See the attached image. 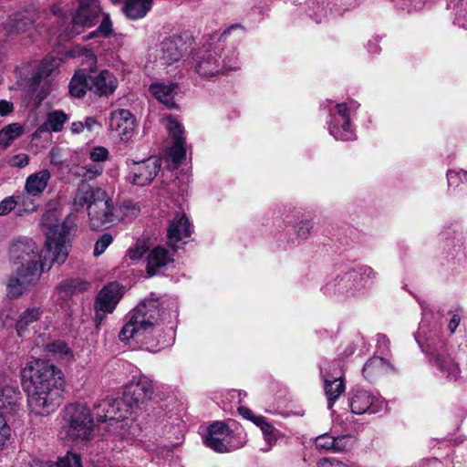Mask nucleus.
Here are the masks:
<instances>
[{"mask_svg": "<svg viewBox=\"0 0 467 467\" xmlns=\"http://www.w3.org/2000/svg\"><path fill=\"white\" fill-rule=\"evenodd\" d=\"M16 206V202L15 201V196L5 197L0 202V216L8 214Z\"/></svg>", "mask_w": 467, "mask_h": 467, "instance_id": "obj_52", "label": "nucleus"}, {"mask_svg": "<svg viewBox=\"0 0 467 467\" xmlns=\"http://www.w3.org/2000/svg\"><path fill=\"white\" fill-rule=\"evenodd\" d=\"M358 105L351 102L337 103L329 109L328 131L337 140H351L356 139L355 130L351 124V115Z\"/></svg>", "mask_w": 467, "mask_h": 467, "instance_id": "obj_7", "label": "nucleus"}, {"mask_svg": "<svg viewBox=\"0 0 467 467\" xmlns=\"http://www.w3.org/2000/svg\"><path fill=\"white\" fill-rule=\"evenodd\" d=\"M464 181H465V182L467 183V171H465V174H464Z\"/></svg>", "mask_w": 467, "mask_h": 467, "instance_id": "obj_64", "label": "nucleus"}, {"mask_svg": "<svg viewBox=\"0 0 467 467\" xmlns=\"http://www.w3.org/2000/svg\"><path fill=\"white\" fill-rule=\"evenodd\" d=\"M377 346H378L379 351L381 354H384L385 352H387L389 350V338L385 335H382V334L378 335L377 336Z\"/></svg>", "mask_w": 467, "mask_h": 467, "instance_id": "obj_55", "label": "nucleus"}, {"mask_svg": "<svg viewBox=\"0 0 467 467\" xmlns=\"http://www.w3.org/2000/svg\"><path fill=\"white\" fill-rule=\"evenodd\" d=\"M110 32H111V23L109 21V16H106L103 18L99 28L97 30L93 31L92 33H90L87 38L96 37L99 35H101L104 37H106L110 34Z\"/></svg>", "mask_w": 467, "mask_h": 467, "instance_id": "obj_51", "label": "nucleus"}, {"mask_svg": "<svg viewBox=\"0 0 467 467\" xmlns=\"http://www.w3.org/2000/svg\"><path fill=\"white\" fill-rule=\"evenodd\" d=\"M335 437L329 434H323L316 439V447L319 450L333 451Z\"/></svg>", "mask_w": 467, "mask_h": 467, "instance_id": "obj_48", "label": "nucleus"}, {"mask_svg": "<svg viewBox=\"0 0 467 467\" xmlns=\"http://www.w3.org/2000/svg\"><path fill=\"white\" fill-rule=\"evenodd\" d=\"M175 250H169L164 246L159 245L152 249L148 255L147 272L150 275H154L157 270L166 266L173 262V254Z\"/></svg>", "mask_w": 467, "mask_h": 467, "instance_id": "obj_24", "label": "nucleus"}, {"mask_svg": "<svg viewBox=\"0 0 467 467\" xmlns=\"http://www.w3.org/2000/svg\"><path fill=\"white\" fill-rule=\"evenodd\" d=\"M230 436L231 431L229 428L224 423L216 421L208 427L204 443L216 452H226L229 451Z\"/></svg>", "mask_w": 467, "mask_h": 467, "instance_id": "obj_21", "label": "nucleus"}, {"mask_svg": "<svg viewBox=\"0 0 467 467\" xmlns=\"http://www.w3.org/2000/svg\"><path fill=\"white\" fill-rule=\"evenodd\" d=\"M358 275V283L362 284V289L369 280H373L377 276V273L369 266H361L358 270H354Z\"/></svg>", "mask_w": 467, "mask_h": 467, "instance_id": "obj_45", "label": "nucleus"}, {"mask_svg": "<svg viewBox=\"0 0 467 467\" xmlns=\"http://www.w3.org/2000/svg\"><path fill=\"white\" fill-rule=\"evenodd\" d=\"M22 386L27 393L30 410L47 416L63 400V373L55 365L41 359L28 361L21 371Z\"/></svg>", "mask_w": 467, "mask_h": 467, "instance_id": "obj_3", "label": "nucleus"}, {"mask_svg": "<svg viewBox=\"0 0 467 467\" xmlns=\"http://www.w3.org/2000/svg\"><path fill=\"white\" fill-rule=\"evenodd\" d=\"M358 275L355 271L347 272L328 281L324 293L338 297L350 298L362 293V284L358 283Z\"/></svg>", "mask_w": 467, "mask_h": 467, "instance_id": "obj_11", "label": "nucleus"}, {"mask_svg": "<svg viewBox=\"0 0 467 467\" xmlns=\"http://www.w3.org/2000/svg\"><path fill=\"white\" fill-rule=\"evenodd\" d=\"M163 121L169 136L172 140V145L168 150V156L171 162L177 166L185 160L186 156L183 127L171 116L166 117Z\"/></svg>", "mask_w": 467, "mask_h": 467, "instance_id": "obj_16", "label": "nucleus"}, {"mask_svg": "<svg viewBox=\"0 0 467 467\" xmlns=\"http://www.w3.org/2000/svg\"><path fill=\"white\" fill-rule=\"evenodd\" d=\"M102 171L103 166L100 163H91L81 167L78 174L86 180H93L100 175Z\"/></svg>", "mask_w": 467, "mask_h": 467, "instance_id": "obj_42", "label": "nucleus"}, {"mask_svg": "<svg viewBox=\"0 0 467 467\" xmlns=\"http://www.w3.org/2000/svg\"><path fill=\"white\" fill-rule=\"evenodd\" d=\"M40 224L46 236L41 249L28 237H19L11 244L10 258L20 265L18 267L34 265L40 272H48L53 265H61L67 261L76 232V215L69 214L60 222L58 212L48 210L42 215Z\"/></svg>", "mask_w": 467, "mask_h": 467, "instance_id": "obj_1", "label": "nucleus"}, {"mask_svg": "<svg viewBox=\"0 0 467 467\" xmlns=\"http://www.w3.org/2000/svg\"><path fill=\"white\" fill-rule=\"evenodd\" d=\"M455 23L458 24L460 26H464L463 24H461V16L460 15L456 16Z\"/></svg>", "mask_w": 467, "mask_h": 467, "instance_id": "obj_63", "label": "nucleus"}, {"mask_svg": "<svg viewBox=\"0 0 467 467\" xmlns=\"http://www.w3.org/2000/svg\"><path fill=\"white\" fill-rule=\"evenodd\" d=\"M178 84L172 81H156L150 84L149 90L152 96L169 109L176 108L174 100L178 93Z\"/></svg>", "mask_w": 467, "mask_h": 467, "instance_id": "obj_23", "label": "nucleus"}, {"mask_svg": "<svg viewBox=\"0 0 467 467\" xmlns=\"http://www.w3.org/2000/svg\"><path fill=\"white\" fill-rule=\"evenodd\" d=\"M391 370H393V367L389 361L379 357H374L365 363L362 372L366 379L372 380Z\"/></svg>", "mask_w": 467, "mask_h": 467, "instance_id": "obj_27", "label": "nucleus"}, {"mask_svg": "<svg viewBox=\"0 0 467 467\" xmlns=\"http://www.w3.org/2000/svg\"><path fill=\"white\" fill-rule=\"evenodd\" d=\"M34 19L28 12H19L9 17L5 24L8 34H18L27 31L33 25Z\"/></svg>", "mask_w": 467, "mask_h": 467, "instance_id": "obj_28", "label": "nucleus"}, {"mask_svg": "<svg viewBox=\"0 0 467 467\" xmlns=\"http://www.w3.org/2000/svg\"><path fill=\"white\" fill-rule=\"evenodd\" d=\"M44 350L62 362L74 360V353L68 345L62 340H55L45 345Z\"/></svg>", "mask_w": 467, "mask_h": 467, "instance_id": "obj_32", "label": "nucleus"}, {"mask_svg": "<svg viewBox=\"0 0 467 467\" xmlns=\"http://www.w3.org/2000/svg\"><path fill=\"white\" fill-rule=\"evenodd\" d=\"M11 435L10 427L7 424V421L5 416L0 413V450H2L6 444Z\"/></svg>", "mask_w": 467, "mask_h": 467, "instance_id": "obj_49", "label": "nucleus"}, {"mask_svg": "<svg viewBox=\"0 0 467 467\" xmlns=\"http://www.w3.org/2000/svg\"><path fill=\"white\" fill-rule=\"evenodd\" d=\"M147 248L143 241H137L135 246L129 250V256L131 260H138L142 257Z\"/></svg>", "mask_w": 467, "mask_h": 467, "instance_id": "obj_54", "label": "nucleus"}, {"mask_svg": "<svg viewBox=\"0 0 467 467\" xmlns=\"http://www.w3.org/2000/svg\"><path fill=\"white\" fill-rule=\"evenodd\" d=\"M256 426L260 428L263 432L265 441L272 446L278 439L279 431L269 422L265 418H255Z\"/></svg>", "mask_w": 467, "mask_h": 467, "instance_id": "obj_37", "label": "nucleus"}, {"mask_svg": "<svg viewBox=\"0 0 467 467\" xmlns=\"http://www.w3.org/2000/svg\"><path fill=\"white\" fill-rule=\"evenodd\" d=\"M7 163L10 167H13V168H18V169L25 168L29 163V158L25 153H19V154L11 156L8 159Z\"/></svg>", "mask_w": 467, "mask_h": 467, "instance_id": "obj_50", "label": "nucleus"}, {"mask_svg": "<svg viewBox=\"0 0 467 467\" xmlns=\"http://www.w3.org/2000/svg\"><path fill=\"white\" fill-rule=\"evenodd\" d=\"M321 375L324 379V389L327 398V408L331 410L336 400L346 389L343 380L341 361L336 360L332 365V369L329 371H326L321 368Z\"/></svg>", "mask_w": 467, "mask_h": 467, "instance_id": "obj_15", "label": "nucleus"}, {"mask_svg": "<svg viewBox=\"0 0 467 467\" xmlns=\"http://www.w3.org/2000/svg\"><path fill=\"white\" fill-rule=\"evenodd\" d=\"M192 67L203 78H212L220 74L240 68L238 56L234 49L224 51L217 49L198 50L193 54Z\"/></svg>", "mask_w": 467, "mask_h": 467, "instance_id": "obj_5", "label": "nucleus"}, {"mask_svg": "<svg viewBox=\"0 0 467 467\" xmlns=\"http://www.w3.org/2000/svg\"><path fill=\"white\" fill-rule=\"evenodd\" d=\"M88 215L92 230L108 228L118 220L112 200L102 189H98L95 201L89 203Z\"/></svg>", "mask_w": 467, "mask_h": 467, "instance_id": "obj_8", "label": "nucleus"}, {"mask_svg": "<svg viewBox=\"0 0 467 467\" xmlns=\"http://www.w3.org/2000/svg\"><path fill=\"white\" fill-rule=\"evenodd\" d=\"M464 174H465V171L462 170V169L448 170L447 174H446L448 185L450 187L451 186L456 187L460 183L465 182Z\"/></svg>", "mask_w": 467, "mask_h": 467, "instance_id": "obj_44", "label": "nucleus"}, {"mask_svg": "<svg viewBox=\"0 0 467 467\" xmlns=\"http://www.w3.org/2000/svg\"><path fill=\"white\" fill-rule=\"evenodd\" d=\"M441 462L436 458L422 459L412 467H439Z\"/></svg>", "mask_w": 467, "mask_h": 467, "instance_id": "obj_58", "label": "nucleus"}, {"mask_svg": "<svg viewBox=\"0 0 467 467\" xmlns=\"http://www.w3.org/2000/svg\"><path fill=\"white\" fill-rule=\"evenodd\" d=\"M113 238L109 234H104L100 236L94 246V255L99 256L102 254L105 250L109 247V245L112 243Z\"/></svg>", "mask_w": 467, "mask_h": 467, "instance_id": "obj_47", "label": "nucleus"}, {"mask_svg": "<svg viewBox=\"0 0 467 467\" xmlns=\"http://www.w3.org/2000/svg\"><path fill=\"white\" fill-rule=\"evenodd\" d=\"M35 467H82L79 455L75 453H67L57 462L50 461H36Z\"/></svg>", "mask_w": 467, "mask_h": 467, "instance_id": "obj_35", "label": "nucleus"}, {"mask_svg": "<svg viewBox=\"0 0 467 467\" xmlns=\"http://www.w3.org/2000/svg\"><path fill=\"white\" fill-rule=\"evenodd\" d=\"M109 151L104 147H96L90 151V159L96 163L105 161L108 159Z\"/></svg>", "mask_w": 467, "mask_h": 467, "instance_id": "obj_53", "label": "nucleus"}, {"mask_svg": "<svg viewBox=\"0 0 467 467\" xmlns=\"http://www.w3.org/2000/svg\"><path fill=\"white\" fill-rule=\"evenodd\" d=\"M109 129L123 141H128L134 134L136 123L134 116L128 109H119L110 113Z\"/></svg>", "mask_w": 467, "mask_h": 467, "instance_id": "obj_18", "label": "nucleus"}, {"mask_svg": "<svg viewBox=\"0 0 467 467\" xmlns=\"http://www.w3.org/2000/svg\"><path fill=\"white\" fill-rule=\"evenodd\" d=\"M21 393L16 386L0 388V410L3 415L16 411L19 408Z\"/></svg>", "mask_w": 467, "mask_h": 467, "instance_id": "obj_26", "label": "nucleus"}, {"mask_svg": "<svg viewBox=\"0 0 467 467\" xmlns=\"http://www.w3.org/2000/svg\"><path fill=\"white\" fill-rule=\"evenodd\" d=\"M71 56L79 58L83 64H87L89 67H95L97 64V57L94 52L84 47H74L71 50Z\"/></svg>", "mask_w": 467, "mask_h": 467, "instance_id": "obj_40", "label": "nucleus"}, {"mask_svg": "<svg viewBox=\"0 0 467 467\" xmlns=\"http://www.w3.org/2000/svg\"><path fill=\"white\" fill-rule=\"evenodd\" d=\"M460 322V317L457 314H454L448 324V329L450 330L451 334H453L456 331Z\"/></svg>", "mask_w": 467, "mask_h": 467, "instance_id": "obj_59", "label": "nucleus"}, {"mask_svg": "<svg viewBox=\"0 0 467 467\" xmlns=\"http://www.w3.org/2000/svg\"><path fill=\"white\" fill-rule=\"evenodd\" d=\"M79 6L72 17V27L66 36L72 37L81 32V27L91 26L98 19L101 7L99 0H78Z\"/></svg>", "mask_w": 467, "mask_h": 467, "instance_id": "obj_13", "label": "nucleus"}, {"mask_svg": "<svg viewBox=\"0 0 467 467\" xmlns=\"http://www.w3.org/2000/svg\"><path fill=\"white\" fill-rule=\"evenodd\" d=\"M94 431V420L88 407L78 403L65 408L60 435L72 441H88Z\"/></svg>", "mask_w": 467, "mask_h": 467, "instance_id": "obj_6", "label": "nucleus"}, {"mask_svg": "<svg viewBox=\"0 0 467 467\" xmlns=\"http://www.w3.org/2000/svg\"><path fill=\"white\" fill-rule=\"evenodd\" d=\"M51 173L47 169H42L30 174L25 182V192L30 196L39 197L47 187Z\"/></svg>", "mask_w": 467, "mask_h": 467, "instance_id": "obj_25", "label": "nucleus"}, {"mask_svg": "<svg viewBox=\"0 0 467 467\" xmlns=\"http://www.w3.org/2000/svg\"><path fill=\"white\" fill-rule=\"evenodd\" d=\"M67 120V116L61 110H56L53 112H50L47 115V122L45 123V126L47 130L57 132L60 131L65 124V122Z\"/></svg>", "mask_w": 467, "mask_h": 467, "instance_id": "obj_38", "label": "nucleus"}, {"mask_svg": "<svg viewBox=\"0 0 467 467\" xmlns=\"http://www.w3.org/2000/svg\"><path fill=\"white\" fill-rule=\"evenodd\" d=\"M24 133V128L19 123H11L0 130V149H6L11 143Z\"/></svg>", "mask_w": 467, "mask_h": 467, "instance_id": "obj_34", "label": "nucleus"}, {"mask_svg": "<svg viewBox=\"0 0 467 467\" xmlns=\"http://www.w3.org/2000/svg\"><path fill=\"white\" fill-rule=\"evenodd\" d=\"M159 299L150 298L140 303L131 312L129 321L119 334L121 341L131 338L152 352L159 351L173 342L172 327H164L167 318Z\"/></svg>", "mask_w": 467, "mask_h": 467, "instance_id": "obj_4", "label": "nucleus"}, {"mask_svg": "<svg viewBox=\"0 0 467 467\" xmlns=\"http://www.w3.org/2000/svg\"><path fill=\"white\" fill-rule=\"evenodd\" d=\"M185 43L180 36H171L161 43L158 60L161 65H171L178 62L185 50Z\"/></svg>", "mask_w": 467, "mask_h": 467, "instance_id": "obj_22", "label": "nucleus"}, {"mask_svg": "<svg viewBox=\"0 0 467 467\" xmlns=\"http://www.w3.org/2000/svg\"><path fill=\"white\" fill-rule=\"evenodd\" d=\"M80 290V283L76 279H67L62 281L57 287V292L60 299L66 300Z\"/></svg>", "mask_w": 467, "mask_h": 467, "instance_id": "obj_39", "label": "nucleus"}, {"mask_svg": "<svg viewBox=\"0 0 467 467\" xmlns=\"http://www.w3.org/2000/svg\"><path fill=\"white\" fill-rule=\"evenodd\" d=\"M84 130V124L82 121L73 122L71 124V131L72 133H80Z\"/></svg>", "mask_w": 467, "mask_h": 467, "instance_id": "obj_61", "label": "nucleus"}, {"mask_svg": "<svg viewBox=\"0 0 467 467\" xmlns=\"http://www.w3.org/2000/svg\"><path fill=\"white\" fill-rule=\"evenodd\" d=\"M34 196H30L27 193H22L15 196L16 205H21L25 212L32 213L36 211V205L33 201Z\"/></svg>", "mask_w": 467, "mask_h": 467, "instance_id": "obj_43", "label": "nucleus"}, {"mask_svg": "<svg viewBox=\"0 0 467 467\" xmlns=\"http://www.w3.org/2000/svg\"><path fill=\"white\" fill-rule=\"evenodd\" d=\"M14 105L11 101L1 99L0 100V116L4 117L13 112Z\"/></svg>", "mask_w": 467, "mask_h": 467, "instance_id": "obj_57", "label": "nucleus"}, {"mask_svg": "<svg viewBox=\"0 0 467 467\" xmlns=\"http://www.w3.org/2000/svg\"><path fill=\"white\" fill-rule=\"evenodd\" d=\"M89 82L90 92L98 97H109L118 87V79L107 69L92 71L89 74Z\"/></svg>", "mask_w": 467, "mask_h": 467, "instance_id": "obj_20", "label": "nucleus"}, {"mask_svg": "<svg viewBox=\"0 0 467 467\" xmlns=\"http://www.w3.org/2000/svg\"><path fill=\"white\" fill-rule=\"evenodd\" d=\"M161 161L156 157H150L140 162H134L130 168V182L138 186L150 184L161 170Z\"/></svg>", "mask_w": 467, "mask_h": 467, "instance_id": "obj_17", "label": "nucleus"}, {"mask_svg": "<svg viewBox=\"0 0 467 467\" xmlns=\"http://www.w3.org/2000/svg\"><path fill=\"white\" fill-rule=\"evenodd\" d=\"M153 0H126L123 5L125 16L130 20L143 18L152 7Z\"/></svg>", "mask_w": 467, "mask_h": 467, "instance_id": "obj_29", "label": "nucleus"}, {"mask_svg": "<svg viewBox=\"0 0 467 467\" xmlns=\"http://www.w3.org/2000/svg\"><path fill=\"white\" fill-rule=\"evenodd\" d=\"M69 92L71 96L82 98L88 90L90 91L89 74L79 70L75 73L69 83Z\"/></svg>", "mask_w": 467, "mask_h": 467, "instance_id": "obj_33", "label": "nucleus"}, {"mask_svg": "<svg viewBox=\"0 0 467 467\" xmlns=\"http://www.w3.org/2000/svg\"><path fill=\"white\" fill-rule=\"evenodd\" d=\"M122 296L123 286L117 282H111L100 290L95 302L97 326L103 320V314L113 312Z\"/></svg>", "mask_w": 467, "mask_h": 467, "instance_id": "obj_14", "label": "nucleus"}, {"mask_svg": "<svg viewBox=\"0 0 467 467\" xmlns=\"http://www.w3.org/2000/svg\"><path fill=\"white\" fill-rule=\"evenodd\" d=\"M57 66L58 63L56 59H44L32 78V86L35 87L43 78H47Z\"/></svg>", "mask_w": 467, "mask_h": 467, "instance_id": "obj_36", "label": "nucleus"}, {"mask_svg": "<svg viewBox=\"0 0 467 467\" xmlns=\"http://www.w3.org/2000/svg\"><path fill=\"white\" fill-rule=\"evenodd\" d=\"M238 411L240 413V415L242 417H244V419H247L249 420H251L253 423H254L256 425V420H255V418H264L263 416H256L253 413V411L246 408V407H239L238 408Z\"/></svg>", "mask_w": 467, "mask_h": 467, "instance_id": "obj_56", "label": "nucleus"}, {"mask_svg": "<svg viewBox=\"0 0 467 467\" xmlns=\"http://www.w3.org/2000/svg\"><path fill=\"white\" fill-rule=\"evenodd\" d=\"M353 446V439L351 436L343 435L335 437V446L333 451L339 452L349 450Z\"/></svg>", "mask_w": 467, "mask_h": 467, "instance_id": "obj_46", "label": "nucleus"}, {"mask_svg": "<svg viewBox=\"0 0 467 467\" xmlns=\"http://www.w3.org/2000/svg\"><path fill=\"white\" fill-rule=\"evenodd\" d=\"M124 207H125V208H127V209H130V211H131V213H131V215H136V214H138V213H139V212H140V209H139V207H137V205H136V204H127V205H125Z\"/></svg>", "mask_w": 467, "mask_h": 467, "instance_id": "obj_62", "label": "nucleus"}, {"mask_svg": "<svg viewBox=\"0 0 467 467\" xmlns=\"http://www.w3.org/2000/svg\"><path fill=\"white\" fill-rule=\"evenodd\" d=\"M314 227V223L310 219H304L297 222L295 226V233L296 238L300 241H305L310 236L311 231Z\"/></svg>", "mask_w": 467, "mask_h": 467, "instance_id": "obj_41", "label": "nucleus"}, {"mask_svg": "<svg viewBox=\"0 0 467 467\" xmlns=\"http://www.w3.org/2000/svg\"><path fill=\"white\" fill-rule=\"evenodd\" d=\"M192 234V227L189 218L184 213H176L170 221L167 229L169 244L176 250L180 242L185 243Z\"/></svg>", "mask_w": 467, "mask_h": 467, "instance_id": "obj_19", "label": "nucleus"}, {"mask_svg": "<svg viewBox=\"0 0 467 467\" xmlns=\"http://www.w3.org/2000/svg\"><path fill=\"white\" fill-rule=\"evenodd\" d=\"M43 272L34 265L29 268L16 267L15 273L9 277L6 285L7 296L18 298L24 293L35 286Z\"/></svg>", "mask_w": 467, "mask_h": 467, "instance_id": "obj_10", "label": "nucleus"}, {"mask_svg": "<svg viewBox=\"0 0 467 467\" xmlns=\"http://www.w3.org/2000/svg\"><path fill=\"white\" fill-rule=\"evenodd\" d=\"M427 353L431 356V363L435 367L443 377L451 381H455L460 377V368L448 352L447 347L443 342L437 345H427Z\"/></svg>", "mask_w": 467, "mask_h": 467, "instance_id": "obj_9", "label": "nucleus"}, {"mask_svg": "<svg viewBox=\"0 0 467 467\" xmlns=\"http://www.w3.org/2000/svg\"><path fill=\"white\" fill-rule=\"evenodd\" d=\"M386 401L377 394L366 389H355L349 399L351 412L361 415L375 414L386 408Z\"/></svg>", "mask_w": 467, "mask_h": 467, "instance_id": "obj_12", "label": "nucleus"}, {"mask_svg": "<svg viewBox=\"0 0 467 467\" xmlns=\"http://www.w3.org/2000/svg\"><path fill=\"white\" fill-rule=\"evenodd\" d=\"M99 188H94L88 183H81L73 198L72 206L75 211H79L87 206L88 210V205L91 202L95 201L97 191Z\"/></svg>", "mask_w": 467, "mask_h": 467, "instance_id": "obj_30", "label": "nucleus"}, {"mask_svg": "<svg viewBox=\"0 0 467 467\" xmlns=\"http://www.w3.org/2000/svg\"><path fill=\"white\" fill-rule=\"evenodd\" d=\"M83 124H84V129L86 128L88 130L92 131L94 127L96 125H98V122L94 118L87 117L85 119V122H83Z\"/></svg>", "mask_w": 467, "mask_h": 467, "instance_id": "obj_60", "label": "nucleus"}, {"mask_svg": "<svg viewBox=\"0 0 467 467\" xmlns=\"http://www.w3.org/2000/svg\"><path fill=\"white\" fill-rule=\"evenodd\" d=\"M153 381L143 375L134 376L125 386L121 399L107 398L94 405L98 421L107 422V431L114 441L129 443L136 435L132 413L150 400Z\"/></svg>", "mask_w": 467, "mask_h": 467, "instance_id": "obj_2", "label": "nucleus"}, {"mask_svg": "<svg viewBox=\"0 0 467 467\" xmlns=\"http://www.w3.org/2000/svg\"><path fill=\"white\" fill-rule=\"evenodd\" d=\"M43 311L40 307H29L26 309L16 323V329L19 337H25L29 327L41 317Z\"/></svg>", "mask_w": 467, "mask_h": 467, "instance_id": "obj_31", "label": "nucleus"}]
</instances>
